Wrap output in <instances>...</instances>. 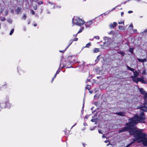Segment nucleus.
Instances as JSON below:
<instances>
[{
    "label": "nucleus",
    "instance_id": "56",
    "mask_svg": "<svg viewBox=\"0 0 147 147\" xmlns=\"http://www.w3.org/2000/svg\"><path fill=\"white\" fill-rule=\"evenodd\" d=\"M60 52H63V51H60Z\"/></svg>",
    "mask_w": 147,
    "mask_h": 147
},
{
    "label": "nucleus",
    "instance_id": "39",
    "mask_svg": "<svg viewBox=\"0 0 147 147\" xmlns=\"http://www.w3.org/2000/svg\"><path fill=\"white\" fill-rule=\"evenodd\" d=\"M124 24V22H118V24Z\"/></svg>",
    "mask_w": 147,
    "mask_h": 147
},
{
    "label": "nucleus",
    "instance_id": "33",
    "mask_svg": "<svg viewBox=\"0 0 147 147\" xmlns=\"http://www.w3.org/2000/svg\"><path fill=\"white\" fill-rule=\"evenodd\" d=\"M133 12V11H129L128 12V13H130Z\"/></svg>",
    "mask_w": 147,
    "mask_h": 147
},
{
    "label": "nucleus",
    "instance_id": "45",
    "mask_svg": "<svg viewBox=\"0 0 147 147\" xmlns=\"http://www.w3.org/2000/svg\"><path fill=\"white\" fill-rule=\"evenodd\" d=\"M144 32H147V29L145 30Z\"/></svg>",
    "mask_w": 147,
    "mask_h": 147
},
{
    "label": "nucleus",
    "instance_id": "32",
    "mask_svg": "<svg viewBox=\"0 0 147 147\" xmlns=\"http://www.w3.org/2000/svg\"><path fill=\"white\" fill-rule=\"evenodd\" d=\"M3 86H5V87H7V84L5 83L4 85H3Z\"/></svg>",
    "mask_w": 147,
    "mask_h": 147
},
{
    "label": "nucleus",
    "instance_id": "29",
    "mask_svg": "<svg viewBox=\"0 0 147 147\" xmlns=\"http://www.w3.org/2000/svg\"><path fill=\"white\" fill-rule=\"evenodd\" d=\"M146 74V70H143V71H142V74Z\"/></svg>",
    "mask_w": 147,
    "mask_h": 147
},
{
    "label": "nucleus",
    "instance_id": "7",
    "mask_svg": "<svg viewBox=\"0 0 147 147\" xmlns=\"http://www.w3.org/2000/svg\"><path fill=\"white\" fill-rule=\"evenodd\" d=\"M84 29V28H81L78 33L76 34L73 35V36L74 37H76L78 34L82 32Z\"/></svg>",
    "mask_w": 147,
    "mask_h": 147
},
{
    "label": "nucleus",
    "instance_id": "19",
    "mask_svg": "<svg viewBox=\"0 0 147 147\" xmlns=\"http://www.w3.org/2000/svg\"><path fill=\"white\" fill-rule=\"evenodd\" d=\"M86 88L87 89L90 90L91 89V86L90 85H87Z\"/></svg>",
    "mask_w": 147,
    "mask_h": 147
},
{
    "label": "nucleus",
    "instance_id": "44",
    "mask_svg": "<svg viewBox=\"0 0 147 147\" xmlns=\"http://www.w3.org/2000/svg\"><path fill=\"white\" fill-rule=\"evenodd\" d=\"M85 129H86V128H85V127H84V128H83V129H82V130L83 131H84Z\"/></svg>",
    "mask_w": 147,
    "mask_h": 147
},
{
    "label": "nucleus",
    "instance_id": "24",
    "mask_svg": "<svg viewBox=\"0 0 147 147\" xmlns=\"http://www.w3.org/2000/svg\"><path fill=\"white\" fill-rule=\"evenodd\" d=\"M26 15H24L22 17V19H24L25 20L26 19Z\"/></svg>",
    "mask_w": 147,
    "mask_h": 147
},
{
    "label": "nucleus",
    "instance_id": "31",
    "mask_svg": "<svg viewBox=\"0 0 147 147\" xmlns=\"http://www.w3.org/2000/svg\"><path fill=\"white\" fill-rule=\"evenodd\" d=\"M60 71V70H59V69H58L57 70V72L56 73V74H58L59 73Z\"/></svg>",
    "mask_w": 147,
    "mask_h": 147
},
{
    "label": "nucleus",
    "instance_id": "3",
    "mask_svg": "<svg viewBox=\"0 0 147 147\" xmlns=\"http://www.w3.org/2000/svg\"><path fill=\"white\" fill-rule=\"evenodd\" d=\"M73 20L76 25L79 26H81L83 25L84 23V22L82 20L78 18L73 19Z\"/></svg>",
    "mask_w": 147,
    "mask_h": 147
},
{
    "label": "nucleus",
    "instance_id": "40",
    "mask_svg": "<svg viewBox=\"0 0 147 147\" xmlns=\"http://www.w3.org/2000/svg\"><path fill=\"white\" fill-rule=\"evenodd\" d=\"M129 51H130V52L131 53H133V50H131L130 49Z\"/></svg>",
    "mask_w": 147,
    "mask_h": 147
},
{
    "label": "nucleus",
    "instance_id": "38",
    "mask_svg": "<svg viewBox=\"0 0 147 147\" xmlns=\"http://www.w3.org/2000/svg\"><path fill=\"white\" fill-rule=\"evenodd\" d=\"M133 32H137V30L136 29L134 30H133Z\"/></svg>",
    "mask_w": 147,
    "mask_h": 147
},
{
    "label": "nucleus",
    "instance_id": "4",
    "mask_svg": "<svg viewBox=\"0 0 147 147\" xmlns=\"http://www.w3.org/2000/svg\"><path fill=\"white\" fill-rule=\"evenodd\" d=\"M126 67L128 69L131 71L134 72V76H131V78H136L139 75V73L137 71H134V69L130 67L128 65H127Z\"/></svg>",
    "mask_w": 147,
    "mask_h": 147
},
{
    "label": "nucleus",
    "instance_id": "47",
    "mask_svg": "<svg viewBox=\"0 0 147 147\" xmlns=\"http://www.w3.org/2000/svg\"><path fill=\"white\" fill-rule=\"evenodd\" d=\"M54 78H53V79H52V81H52V82H53V80H54Z\"/></svg>",
    "mask_w": 147,
    "mask_h": 147
},
{
    "label": "nucleus",
    "instance_id": "43",
    "mask_svg": "<svg viewBox=\"0 0 147 147\" xmlns=\"http://www.w3.org/2000/svg\"><path fill=\"white\" fill-rule=\"evenodd\" d=\"M57 74H56H56L55 75L53 78H55L56 77Z\"/></svg>",
    "mask_w": 147,
    "mask_h": 147
},
{
    "label": "nucleus",
    "instance_id": "12",
    "mask_svg": "<svg viewBox=\"0 0 147 147\" xmlns=\"http://www.w3.org/2000/svg\"><path fill=\"white\" fill-rule=\"evenodd\" d=\"M116 114L117 115L121 116H124L125 114V113L122 112L117 113Z\"/></svg>",
    "mask_w": 147,
    "mask_h": 147
},
{
    "label": "nucleus",
    "instance_id": "27",
    "mask_svg": "<svg viewBox=\"0 0 147 147\" xmlns=\"http://www.w3.org/2000/svg\"><path fill=\"white\" fill-rule=\"evenodd\" d=\"M30 11L32 14L34 15L35 14L34 11L33 10H31Z\"/></svg>",
    "mask_w": 147,
    "mask_h": 147
},
{
    "label": "nucleus",
    "instance_id": "37",
    "mask_svg": "<svg viewBox=\"0 0 147 147\" xmlns=\"http://www.w3.org/2000/svg\"><path fill=\"white\" fill-rule=\"evenodd\" d=\"M123 14H124V13L123 12H121V16H123Z\"/></svg>",
    "mask_w": 147,
    "mask_h": 147
},
{
    "label": "nucleus",
    "instance_id": "1",
    "mask_svg": "<svg viewBox=\"0 0 147 147\" xmlns=\"http://www.w3.org/2000/svg\"><path fill=\"white\" fill-rule=\"evenodd\" d=\"M131 121L128 123L126 124L127 127L122 128L119 131V133L126 131H128L130 135H133L134 138V141L128 144L127 146L128 147L134 143V141L140 140L138 141L139 143L142 142L143 145L147 146V138L146 137V134L142 133V131L140 130L136 129V127L135 125L139 123H144L143 120H130Z\"/></svg>",
    "mask_w": 147,
    "mask_h": 147
},
{
    "label": "nucleus",
    "instance_id": "48",
    "mask_svg": "<svg viewBox=\"0 0 147 147\" xmlns=\"http://www.w3.org/2000/svg\"><path fill=\"white\" fill-rule=\"evenodd\" d=\"M130 26L132 28H133V27L132 24Z\"/></svg>",
    "mask_w": 147,
    "mask_h": 147
},
{
    "label": "nucleus",
    "instance_id": "9",
    "mask_svg": "<svg viewBox=\"0 0 147 147\" xmlns=\"http://www.w3.org/2000/svg\"><path fill=\"white\" fill-rule=\"evenodd\" d=\"M139 90L141 94L143 95L146 92L143 88H140Z\"/></svg>",
    "mask_w": 147,
    "mask_h": 147
},
{
    "label": "nucleus",
    "instance_id": "58",
    "mask_svg": "<svg viewBox=\"0 0 147 147\" xmlns=\"http://www.w3.org/2000/svg\"><path fill=\"white\" fill-rule=\"evenodd\" d=\"M119 28H120V26H119Z\"/></svg>",
    "mask_w": 147,
    "mask_h": 147
},
{
    "label": "nucleus",
    "instance_id": "49",
    "mask_svg": "<svg viewBox=\"0 0 147 147\" xmlns=\"http://www.w3.org/2000/svg\"><path fill=\"white\" fill-rule=\"evenodd\" d=\"M9 104V103H8V102H7V103H6V105H8Z\"/></svg>",
    "mask_w": 147,
    "mask_h": 147
},
{
    "label": "nucleus",
    "instance_id": "10",
    "mask_svg": "<svg viewBox=\"0 0 147 147\" xmlns=\"http://www.w3.org/2000/svg\"><path fill=\"white\" fill-rule=\"evenodd\" d=\"M132 80L133 82H136V83H138V82H139V78H132Z\"/></svg>",
    "mask_w": 147,
    "mask_h": 147
},
{
    "label": "nucleus",
    "instance_id": "18",
    "mask_svg": "<svg viewBox=\"0 0 147 147\" xmlns=\"http://www.w3.org/2000/svg\"><path fill=\"white\" fill-rule=\"evenodd\" d=\"M99 60V55H98L97 57V58H96V59L95 60V62L96 63H97L98 62Z\"/></svg>",
    "mask_w": 147,
    "mask_h": 147
},
{
    "label": "nucleus",
    "instance_id": "25",
    "mask_svg": "<svg viewBox=\"0 0 147 147\" xmlns=\"http://www.w3.org/2000/svg\"><path fill=\"white\" fill-rule=\"evenodd\" d=\"M76 38L74 39H72L73 41H77L78 40V38H76V37H75Z\"/></svg>",
    "mask_w": 147,
    "mask_h": 147
},
{
    "label": "nucleus",
    "instance_id": "36",
    "mask_svg": "<svg viewBox=\"0 0 147 147\" xmlns=\"http://www.w3.org/2000/svg\"><path fill=\"white\" fill-rule=\"evenodd\" d=\"M37 8V7L36 6L34 7V9L35 10H36Z\"/></svg>",
    "mask_w": 147,
    "mask_h": 147
},
{
    "label": "nucleus",
    "instance_id": "53",
    "mask_svg": "<svg viewBox=\"0 0 147 147\" xmlns=\"http://www.w3.org/2000/svg\"><path fill=\"white\" fill-rule=\"evenodd\" d=\"M83 145L84 146H85V145H86L85 144H83Z\"/></svg>",
    "mask_w": 147,
    "mask_h": 147
},
{
    "label": "nucleus",
    "instance_id": "57",
    "mask_svg": "<svg viewBox=\"0 0 147 147\" xmlns=\"http://www.w3.org/2000/svg\"><path fill=\"white\" fill-rule=\"evenodd\" d=\"M86 0H83V1H85Z\"/></svg>",
    "mask_w": 147,
    "mask_h": 147
},
{
    "label": "nucleus",
    "instance_id": "20",
    "mask_svg": "<svg viewBox=\"0 0 147 147\" xmlns=\"http://www.w3.org/2000/svg\"><path fill=\"white\" fill-rule=\"evenodd\" d=\"M73 42V41L72 40V39L70 40L69 41V42H70V43H69V45H68V46H67V48L69 46L72 44V42Z\"/></svg>",
    "mask_w": 147,
    "mask_h": 147
},
{
    "label": "nucleus",
    "instance_id": "28",
    "mask_svg": "<svg viewBox=\"0 0 147 147\" xmlns=\"http://www.w3.org/2000/svg\"><path fill=\"white\" fill-rule=\"evenodd\" d=\"M5 20V18L4 17H3L1 19V20L2 21H4Z\"/></svg>",
    "mask_w": 147,
    "mask_h": 147
},
{
    "label": "nucleus",
    "instance_id": "11",
    "mask_svg": "<svg viewBox=\"0 0 147 147\" xmlns=\"http://www.w3.org/2000/svg\"><path fill=\"white\" fill-rule=\"evenodd\" d=\"M139 82H140L143 83H146V82L144 81V78L143 77L141 78H139Z\"/></svg>",
    "mask_w": 147,
    "mask_h": 147
},
{
    "label": "nucleus",
    "instance_id": "17",
    "mask_svg": "<svg viewBox=\"0 0 147 147\" xmlns=\"http://www.w3.org/2000/svg\"><path fill=\"white\" fill-rule=\"evenodd\" d=\"M118 53L121 54V55L123 56L125 55L124 53L122 51H119L118 52Z\"/></svg>",
    "mask_w": 147,
    "mask_h": 147
},
{
    "label": "nucleus",
    "instance_id": "35",
    "mask_svg": "<svg viewBox=\"0 0 147 147\" xmlns=\"http://www.w3.org/2000/svg\"><path fill=\"white\" fill-rule=\"evenodd\" d=\"M84 125L85 126H86L87 125V124L86 123H84Z\"/></svg>",
    "mask_w": 147,
    "mask_h": 147
},
{
    "label": "nucleus",
    "instance_id": "8",
    "mask_svg": "<svg viewBox=\"0 0 147 147\" xmlns=\"http://www.w3.org/2000/svg\"><path fill=\"white\" fill-rule=\"evenodd\" d=\"M137 59L139 62H141L142 63H144L147 61V59H141L140 58H138Z\"/></svg>",
    "mask_w": 147,
    "mask_h": 147
},
{
    "label": "nucleus",
    "instance_id": "51",
    "mask_svg": "<svg viewBox=\"0 0 147 147\" xmlns=\"http://www.w3.org/2000/svg\"><path fill=\"white\" fill-rule=\"evenodd\" d=\"M76 124H74V125H73L72 126V127H74V126H75V125H76Z\"/></svg>",
    "mask_w": 147,
    "mask_h": 147
},
{
    "label": "nucleus",
    "instance_id": "13",
    "mask_svg": "<svg viewBox=\"0 0 147 147\" xmlns=\"http://www.w3.org/2000/svg\"><path fill=\"white\" fill-rule=\"evenodd\" d=\"M21 8L20 7H18L16 10V11L17 14H19L20 12Z\"/></svg>",
    "mask_w": 147,
    "mask_h": 147
},
{
    "label": "nucleus",
    "instance_id": "16",
    "mask_svg": "<svg viewBox=\"0 0 147 147\" xmlns=\"http://www.w3.org/2000/svg\"><path fill=\"white\" fill-rule=\"evenodd\" d=\"M99 51V49L98 48H95L94 50V53H97Z\"/></svg>",
    "mask_w": 147,
    "mask_h": 147
},
{
    "label": "nucleus",
    "instance_id": "52",
    "mask_svg": "<svg viewBox=\"0 0 147 147\" xmlns=\"http://www.w3.org/2000/svg\"><path fill=\"white\" fill-rule=\"evenodd\" d=\"M102 138H105V136H104V135H103L102 136Z\"/></svg>",
    "mask_w": 147,
    "mask_h": 147
},
{
    "label": "nucleus",
    "instance_id": "6",
    "mask_svg": "<svg viewBox=\"0 0 147 147\" xmlns=\"http://www.w3.org/2000/svg\"><path fill=\"white\" fill-rule=\"evenodd\" d=\"M117 25V23L116 22H114L113 24H111L109 25V27L111 28H114Z\"/></svg>",
    "mask_w": 147,
    "mask_h": 147
},
{
    "label": "nucleus",
    "instance_id": "50",
    "mask_svg": "<svg viewBox=\"0 0 147 147\" xmlns=\"http://www.w3.org/2000/svg\"><path fill=\"white\" fill-rule=\"evenodd\" d=\"M34 26H37V24H34Z\"/></svg>",
    "mask_w": 147,
    "mask_h": 147
},
{
    "label": "nucleus",
    "instance_id": "34",
    "mask_svg": "<svg viewBox=\"0 0 147 147\" xmlns=\"http://www.w3.org/2000/svg\"><path fill=\"white\" fill-rule=\"evenodd\" d=\"M97 120H91V121H92V122H95L96 123V121H97Z\"/></svg>",
    "mask_w": 147,
    "mask_h": 147
},
{
    "label": "nucleus",
    "instance_id": "21",
    "mask_svg": "<svg viewBox=\"0 0 147 147\" xmlns=\"http://www.w3.org/2000/svg\"><path fill=\"white\" fill-rule=\"evenodd\" d=\"M14 31V29L13 28L10 31V32L9 33L10 35H11L13 33Z\"/></svg>",
    "mask_w": 147,
    "mask_h": 147
},
{
    "label": "nucleus",
    "instance_id": "22",
    "mask_svg": "<svg viewBox=\"0 0 147 147\" xmlns=\"http://www.w3.org/2000/svg\"><path fill=\"white\" fill-rule=\"evenodd\" d=\"M144 96V98L145 99V98H147V92H146L143 94Z\"/></svg>",
    "mask_w": 147,
    "mask_h": 147
},
{
    "label": "nucleus",
    "instance_id": "41",
    "mask_svg": "<svg viewBox=\"0 0 147 147\" xmlns=\"http://www.w3.org/2000/svg\"><path fill=\"white\" fill-rule=\"evenodd\" d=\"M88 116H86L85 117V118L86 119H87L88 118Z\"/></svg>",
    "mask_w": 147,
    "mask_h": 147
},
{
    "label": "nucleus",
    "instance_id": "15",
    "mask_svg": "<svg viewBox=\"0 0 147 147\" xmlns=\"http://www.w3.org/2000/svg\"><path fill=\"white\" fill-rule=\"evenodd\" d=\"M91 46V43L90 42L88 43L87 44L85 47H84V48L86 47V48H89Z\"/></svg>",
    "mask_w": 147,
    "mask_h": 147
},
{
    "label": "nucleus",
    "instance_id": "5",
    "mask_svg": "<svg viewBox=\"0 0 147 147\" xmlns=\"http://www.w3.org/2000/svg\"><path fill=\"white\" fill-rule=\"evenodd\" d=\"M92 24V21H90L87 22L85 24L86 28L89 27Z\"/></svg>",
    "mask_w": 147,
    "mask_h": 147
},
{
    "label": "nucleus",
    "instance_id": "30",
    "mask_svg": "<svg viewBox=\"0 0 147 147\" xmlns=\"http://www.w3.org/2000/svg\"><path fill=\"white\" fill-rule=\"evenodd\" d=\"M114 32V31H111L109 33V34H113Z\"/></svg>",
    "mask_w": 147,
    "mask_h": 147
},
{
    "label": "nucleus",
    "instance_id": "55",
    "mask_svg": "<svg viewBox=\"0 0 147 147\" xmlns=\"http://www.w3.org/2000/svg\"><path fill=\"white\" fill-rule=\"evenodd\" d=\"M109 144H108L107 145V146H109Z\"/></svg>",
    "mask_w": 147,
    "mask_h": 147
},
{
    "label": "nucleus",
    "instance_id": "54",
    "mask_svg": "<svg viewBox=\"0 0 147 147\" xmlns=\"http://www.w3.org/2000/svg\"><path fill=\"white\" fill-rule=\"evenodd\" d=\"M42 3V2H41V3H40V4H41Z\"/></svg>",
    "mask_w": 147,
    "mask_h": 147
},
{
    "label": "nucleus",
    "instance_id": "2",
    "mask_svg": "<svg viewBox=\"0 0 147 147\" xmlns=\"http://www.w3.org/2000/svg\"><path fill=\"white\" fill-rule=\"evenodd\" d=\"M145 119V116L144 115V113L142 112L139 116L136 114L133 117L131 118L130 119Z\"/></svg>",
    "mask_w": 147,
    "mask_h": 147
},
{
    "label": "nucleus",
    "instance_id": "46",
    "mask_svg": "<svg viewBox=\"0 0 147 147\" xmlns=\"http://www.w3.org/2000/svg\"><path fill=\"white\" fill-rule=\"evenodd\" d=\"M109 142V141H108L106 140V141H105V143H107V142Z\"/></svg>",
    "mask_w": 147,
    "mask_h": 147
},
{
    "label": "nucleus",
    "instance_id": "42",
    "mask_svg": "<svg viewBox=\"0 0 147 147\" xmlns=\"http://www.w3.org/2000/svg\"><path fill=\"white\" fill-rule=\"evenodd\" d=\"M98 132L100 134L102 133L100 130H98Z\"/></svg>",
    "mask_w": 147,
    "mask_h": 147
},
{
    "label": "nucleus",
    "instance_id": "23",
    "mask_svg": "<svg viewBox=\"0 0 147 147\" xmlns=\"http://www.w3.org/2000/svg\"><path fill=\"white\" fill-rule=\"evenodd\" d=\"M95 128H96L95 126H94L93 127H90V130L91 131L95 129Z\"/></svg>",
    "mask_w": 147,
    "mask_h": 147
},
{
    "label": "nucleus",
    "instance_id": "14",
    "mask_svg": "<svg viewBox=\"0 0 147 147\" xmlns=\"http://www.w3.org/2000/svg\"><path fill=\"white\" fill-rule=\"evenodd\" d=\"M141 109L144 111H147V108L145 107H141Z\"/></svg>",
    "mask_w": 147,
    "mask_h": 147
},
{
    "label": "nucleus",
    "instance_id": "26",
    "mask_svg": "<svg viewBox=\"0 0 147 147\" xmlns=\"http://www.w3.org/2000/svg\"><path fill=\"white\" fill-rule=\"evenodd\" d=\"M94 38L98 40L100 38L98 36H95L94 37Z\"/></svg>",
    "mask_w": 147,
    "mask_h": 147
}]
</instances>
